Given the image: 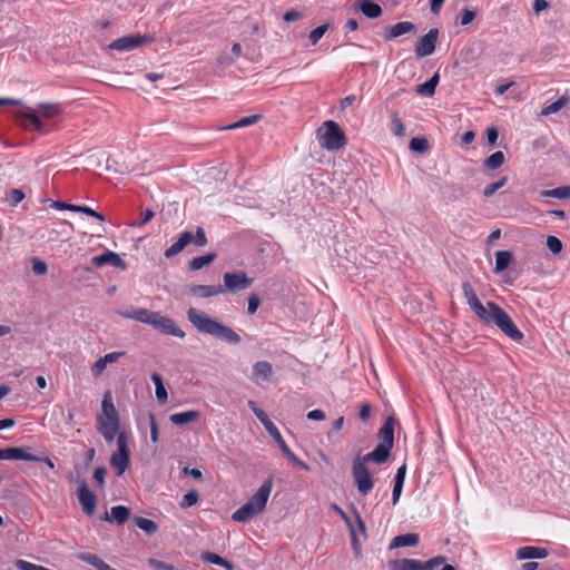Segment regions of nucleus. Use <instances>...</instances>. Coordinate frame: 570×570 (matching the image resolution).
<instances>
[{
    "instance_id": "obj_1",
    "label": "nucleus",
    "mask_w": 570,
    "mask_h": 570,
    "mask_svg": "<svg viewBox=\"0 0 570 570\" xmlns=\"http://www.w3.org/2000/svg\"><path fill=\"white\" fill-rule=\"evenodd\" d=\"M462 291L468 305L485 326H497L514 342L523 340V333L502 307L494 302L482 304L472 285L468 282L463 283Z\"/></svg>"
},
{
    "instance_id": "obj_2",
    "label": "nucleus",
    "mask_w": 570,
    "mask_h": 570,
    "mask_svg": "<svg viewBox=\"0 0 570 570\" xmlns=\"http://www.w3.org/2000/svg\"><path fill=\"white\" fill-rule=\"evenodd\" d=\"M187 318L191 325L202 334L214 336L225 343L237 345L242 342L240 336L229 326L210 317L205 312L190 307L187 311Z\"/></svg>"
},
{
    "instance_id": "obj_3",
    "label": "nucleus",
    "mask_w": 570,
    "mask_h": 570,
    "mask_svg": "<svg viewBox=\"0 0 570 570\" xmlns=\"http://www.w3.org/2000/svg\"><path fill=\"white\" fill-rule=\"evenodd\" d=\"M118 314L124 318L134 320L150 325L155 330L166 335H171L179 338H184L186 335L185 332L181 328H179L171 318L163 316L158 312H153L147 308L138 307L121 311L118 312Z\"/></svg>"
},
{
    "instance_id": "obj_4",
    "label": "nucleus",
    "mask_w": 570,
    "mask_h": 570,
    "mask_svg": "<svg viewBox=\"0 0 570 570\" xmlns=\"http://www.w3.org/2000/svg\"><path fill=\"white\" fill-rule=\"evenodd\" d=\"M98 431L107 443L114 442L118 438L120 429V420L118 412L114 405L111 393L107 391L101 402V413L97 417Z\"/></svg>"
},
{
    "instance_id": "obj_5",
    "label": "nucleus",
    "mask_w": 570,
    "mask_h": 570,
    "mask_svg": "<svg viewBox=\"0 0 570 570\" xmlns=\"http://www.w3.org/2000/svg\"><path fill=\"white\" fill-rule=\"evenodd\" d=\"M272 489L273 480L267 479L258 488L256 493L232 514V520L235 522H246L261 514L266 508Z\"/></svg>"
},
{
    "instance_id": "obj_6",
    "label": "nucleus",
    "mask_w": 570,
    "mask_h": 570,
    "mask_svg": "<svg viewBox=\"0 0 570 570\" xmlns=\"http://www.w3.org/2000/svg\"><path fill=\"white\" fill-rule=\"evenodd\" d=\"M248 406L255 414V416L259 420V422L264 425L266 431L269 433V435L276 441L279 449L284 453V455L287 456L288 460H291L294 464L299 466L304 471H308L309 466L304 461L299 460L287 446L286 442L284 441L283 436L281 435L276 425L269 420L268 415L259 407L256 406V403L254 401H248Z\"/></svg>"
},
{
    "instance_id": "obj_7",
    "label": "nucleus",
    "mask_w": 570,
    "mask_h": 570,
    "mask_svg": "<svg viewBox=\"0 0 570 570\" xmlns=\"http://www.w3.org/2000/svg\"><path fill=\"white\" fill-rule=\"evenodd\" d=\"M318 142L322 148L335 151L345 147L347 140L341 127L333 120H327L317 130Z\"/></svg>"
},
{
    "instance_id": "obj_8",
    "label": "nucleus",
    "mask_w": 570,
    "mask_h": 570,
    "mask_svg": "<svg viewBox=\"0 0 570 570\" xmlns=\"http://www.w3.org/2000/svg\"><path fill=\"white\" fill-rule=\"evenodd\" d=\"M445 557L436 556L428 561L416 559H396L390 560L387 566L391 570H434L436 567L445 562Z\"/></svg>"
},
{
    "instance_id": "obj_9",
    "label": "nucleus",
    "mask_w": 570,
    "mask_h": 570,
    "mask_svg": "<svg viewBox=\"0 0 570 570\" xmlns=\"http://www.w3.org/2000/svg\"><path fill=\"white\" fill-rule=\"evenodd\" d=\"M117 451L110 458V464L116 470L117 475H122L130 463V451L128 449V439L126 433L118 434Z\"/></svg>"
},
{
    "instance_id": "obj_10",
    "label": "nucleus",
    "mask_w": 570,
    "mask_h": 570,
    "mask_svg": "<svg viewBox=\"0 0 570 570\" xmlns=\"http://www.w3.org/2000/svg\"><path fill=\"white\" fill-rule=\"evenodd\" d=\"M365 463L366 462L361 460V456H357L352 464V474L355 485L357 491L363 495L370 493L374 485V480L371 476V473Z\"/></svg>"
},
{
    "instance_id": "obj_11",
    "label": "nucleus",
    "mask_w": 570,
    "mask_h": 570,
    "mask_svg": "<svg viewBox=\"0 0 570 570\" xmlns=\"http://www.w3.org/2000/svg\"><path fill=\"white\" fill-rule=\"evenodd\" d=\"M151 41L153 37L147 35H128L114 40L108 48L116 51H130Z\"/></svg>"
},
{
    "instance_id": "obj_12",
    "label": "nucleus",
    "mask_w": 570,
    "mask_h": 570,
    "mask_svg": "<svg viewBox=\"0 0 570 570\" xmlns=\"http://www.w3.org/2000/svg\"><path fill=\"white\" fill-rule=\"evenodd\" d=\"M223 278L224 289L232 293L244 291L253 284V279L248 278L244 272L225 273Z\"/></svg>"
},
{
    "instance_id": "obj_13",
    "label": "nucleus",
    "mask_w": 570,
    "mask_h": 570,
    "mask_svg": "<svg viewBox=\"0 0 570 570\" xmlns=\"http://www.w3.org/2000/svg\"><path fill=\"white\" fill-rule=\"evenodd\" d=\"M438 37L439 30L435 28L431 29L428 33L421 37L415 45V56L417 58L431 56L435 50Z\"/></svg>"
},
{
    "instance_id": "obj_14",
    "label": "nucleus",
    "mask_w": 570,
    "mask_h": 570,
    "mask_svg": "<svg viewBox=\"0 0 570 570\" xmlns=\"http://www.w3.org/2000/svg\"><path fill=\"white\" fill-rule=\"evenodd\" d=\"M78 500L86 514L92 515L96 511L97 498L95 493L88 488L85 481L78 488Z\"/></svg>"
},
{
    "instance_id": "obj_15",
    "label": "nucleus",
    "mask_w": 570,
    "mask_h": 570,
    "mask_svg": "<svg viewBox=\"0 0 570 570\" xmlns=\"http://www.w3.org/2000/svg\"><path fill=\"white\" fill-rule=\"evenodd\" d=\"M92 264L96 267H102L105 265L115 266L121 271H126L128 264L115 252L107 250L106 253L92 257Z\"/></svg>"
},
{
    "instance_id": "obj_16",
    "label": "nucleus",
    "mask_w": 570,
    "mask_h": 570,
    "mask_svg": "<svg viewBox=\"0 0 570 570\" xmlns=\"http://www.w3.org/2000/svg\"><path fill=\"white\" fill-rule=\"evenodd\" d=\"M392 448L393 445H387L380 442L372 452L361 456V460L364 462H375L379 464L384 463L387 461Z\"/></svg>"
},
{
    "instance_id": "obj_17",
    "label": "nucleus",
    "mask_w": 570,
    "mask_h": 570,
    "mask_svg": "<svg viewBox=\"0 0 570 570\" xmlns=\"http://www.w3.org/2000/svg\"><path fill=\"white\" fill-rule=\"evenodd\" d=\"M548 554L549 552L546 548L524 546L517 550L515 558L518 560L544 559L546 557H548Z\"/></svg>"
},
{
    "instance_id": "obj_18",
    "label": "nucleus",
    "mask_w": 570,
    "mask_h": 570,
    "mask_svg": "<svg viewBox=\"0 0 570 570\" xmlns=\"http://www.w3.org/2000/svg\"><path fill=\"white\" fill-rule=\"evenodd\" d=\"M225 289L220 285H191L189 294L200 298H208L224 293Z\"/></svg>"
},
{
    "instance_id": "obj_19",
    "label": "nucleus",
    "mask_w": 570,
    "mask_h": 570,
    "mask_svg": "<svg viewBox=\"0 0 570 570\" xmlns=\"http://www.w3.org/2000/svg\"><path fill=\"white\" fill-rule=\"evenodd\" d=\"M415 30V24L410 21L397 22L393 26L386 27L384 32L385 40L395 39L402 35L412 32Z\"/></svg>"
},
{
    "instance_id": "obj_20",
    "label": "nucleus",
    "mask_w": 570,
    "mask_h": 570,
    "mask_svg": "<svg viewBox=\"0 0 570 570\" xmlns=\"http://www.w3.org/2000/svg\"><path fill=\"white\" fill-rule=\"evenodd\" d=\"M194 234L191 232H184L180 234L179 238L165 250V257L171 258L179 254L187 245L193 243Z\"/></svg>"
},
{
    "instance_id": "obj_21",
    "label": "nucleus",
    "mask_w": 570,
    "mask_h": 570,
    "mask_svg": "<svg viewBox=\"0 0 570 570\" xmlns=\"http://www.w3.org/2000/svg\"><path fill=\"white\" fill-rule=\"evenodd\" d=\"M194 234L191 232H184L180 234L179 238L165 250V257L171 258L179 254L187 245L193 243Z\"/></svg>"
},
{
    "instance_id": "obj_22",
    "label": "nucleus",
    "mask_w": 570,
    "mask_h": 570,
    "mask_svg": "<svg viewBox=\"0 0 570 570\" xmlns=\"http://www.w3.org/2000/svg\"><path fill=\"white\" fill-rule=\"evenodd\" d=\"M355 8L368 19L379 18L383 12L381 6L372 0H357L355 2Z\"/></svg>"
},
{
    "instance_id": "obj_23",
    "label": "nucleus",
    "mask_w": 570,
    "mask_h": 570,
    "mask_svg": "<svg viewBox=\"0 0 570 570\" xmlns=\"http://www.w3.org/2000/svg\"><path fill=\"white\" fill-rule=\"evenodd\" d=\"M4 460H23V461H40V456L31 454L26 448H8L6 449Z\"/></svg>"
},
{
    "instance_id": "obj_24",
    "label": "nucleus",
    "mask_w": 570,
    "mask_h": 570,
    "mask_svg": "<svg viewBox=\"0 0 570 570\" xmlns=\"http://www.w3.org/2000/svg\"><path fill=\"white\" fill-rule=\"evenodd\" d=\"M273 375V366L267 361H259L253 365L252 379L254 381L268 380Z\"/></svg>"
},
{
    "instance_id": "obj_25",
    "label": "nucleus",
    "mask_w": 570,
    "mask_h": 570,
    "mask_svg": "<svg viewBox=\"0 0 570 570\" xmlns=\"http://www.w3.org/2000/svg\"><path fill=\"white\" fill-rule=\"evenodd\" d=\"M419 534L416 533H406L400 534L392 539L390 543V549H397L403 547H415L419 543Z\"/></svg>"
},
{
    "instance_id": "obj_26",
    "label": "nucleus",
    "mask_w": 570,
    "mask_h": 570,
    "mask_svg": "<svg viewBox=\"0 0 570 570\" xmlns=\"http://www.w3.org/2000/svg\"><path fill=\"white\" fill-rule=\"evenodd\" d=\"M130 517V509L125 505H115L110 509V515L106 513L107 521H115L117 524H124Z\"/></svg>"
},
{
    "instance_id": "obj_27",
    "label": "nucleus",
    "mask_w": 570,
    "mask_h": 570,
    "mask_svg": "<svg viewBox=\"0 0 570 570\" xmlns=\"http://www.w3.org/2000/svg\"><path fill=\"white\" fill-rule=\"evenodd\" d=\"M379 438L381 439V443H385L387 445L394 444V419L389 416L382 428L379 431Z\"/></svg>"
},
{
    "instance_id": "obj_28",
    "label": "nucleus",
    "mask_w": 570,
    "mask_h": 570,
    "mask_svg": "<svg viewBox=\"0 0 570 570\" xmlns=\"http://www.w3.org/2000/svg\"><path fill=\"white\" fill-rule=\"evenodd\" d=\"M405 475H406V465L403 464L397 469L395 478H394V487H393V493H392L393 504H396L401 497Z\"/></svg>"
},
{
    "instance_id": "obj_29",
    "label": "nucleus",
    "mask_w": 570,
    "mask_h": 570,
    "mask_svg": "<svg viewBox=\"0 0 570 570\" xmlns=\"http://www.w3.org/2000/svg\"><path fill=\"white\" fill-rule=\"evenodd\" d=\"M199 416V411L190 410L186 412L174 413L170 415L169 420L171 423L176 425H185L196 421Z\"/></svg>"
},
{
    "instance_id": "obj_30",
    "label": "nucleus",
    "mask_w": 570,
    "mask_h": 570,
    "mask_svg": "<svg viewBox=\"0 0 570 570\" xmlns=\"http://www.w3.org/2000/svg\"><path fill=\"white\" fill-rule=\"evenodd\" d=\"M440 81L439 72H435L428 81L416 87V94L424 97H432L435 94V88Z\"/></svg>"
},
{
    "instance_id": "obj_31",
    "label": "nucleus",
    "mask_w": 570,
    "mask_h": 570,
    "mask_svg": "<svg viewBox=\"0 0 570 570\" xmlns=\"http://www.w3.org/2000/svg\"><path fill=\"white\" fill-rule=\"evenodd\" d=\"M79 559L92 567L97 570H116L111 568L108 563H106L102 559H100L97 554L94 553H81Z\"/></svg>"
},
{
    "instance_id": "obj_32",
    "label": "nucleus",
    "mask_w": 570,
    "mask_h": 570,
    "mask_svg": "<svg viewBox=\"0 0 570 570\" xmlns=\"http://www.w3.org/2000/svg\"><path fill=\"white\" fill-rule=\"evenodd\" d=\"M200 558L204 562L220 566L227 570H234V564L232 562H229L228 560L224 559L223 557H220L216 553L205 552L200 556Z\"/></svg>"
},
{
    "instance_id": "obj_33",
    "label": "nucleus",
    "mask_w": 570,
    "mask_h": 570,
    "mask_svg": "<svg viewBox=\"0 0 570 570\" xmlns=\"http://www.w3.org/2000/svg\"><path fill=\"white\" fill-rule=\"evenodd\" d=\"M512 254L509 250H498L495 253V273H501L508 268L511 263Z\"/></svg>"
},
{
    "instance_id": "obj_34",
    "label": "nucleus",
    "mask_w": 570,
    "mask_h": 570,
    "mask_svg": "<svg viewBox=\"0 0 570 570\" xmlns=\"http://www.w3.org/2000/svg\"><path fill=\"white\" fill-rule=\"evenodd\" d=\"M23 120L22 126L32 130H41L42 122L39 119V116L35 111H27L22 114Z\"/></svg>"
},
{
    "instance_id": "obj_35",
    "label": "nucleus",
    "mask_w": 570,
    "mask_h": 570,
    "mask_svg": "<svg viewBox=\"0 0 570 570\" xmlns=\"http://www.w3.org/2000/svg\"><path fill=\"white\" fill-rule=\"evenodd\" d=\"M134 522L136 527L149 535L155 534L158 531V524L150 519L144 517H135Z\"/></svg>"
},
{
    "instance_id": "obj_36",
    "label": "nucleus",
    "mask_w": 570,
    "mask_h": 570,
    "mask_svg": "<svg viewBox=\"0 0 570 570\" xmlns=\"http://www.w3.org/2000/svg\"><path fill=\"white\" fill-rule=\"evenodd\" d=\"M215 258H216V254L215 253H209V254H206V255H203V256L194 257L189 262V268L191 271L202 269L203 267L210 265L215 261Z\"/></svg>"
},
{
    "instance_id": "obj_37",
    "label": "nucleus",
    "mask_w": 570,
    "mask_h": 570,
    "mask_svg": "<svg viewBox=\"0 0 570 570\" xmlns=\"http://www.w3.org/2000/svg\"><path fill=\"white\" fill-rule=\"evenodd\" d=\"M153 383L155 384L156 397L160 403H165L167 401V391L164 385L163 377L158 373H153L150 376Z\"/></svg>"
},
{
    "instance_id": "obj_38",
    "label": "nucleus",
    "mask_w": 570,
    "mask_h": 570,
    "mask_svg": "<svg viewBox=\"0 0 570 570\" xmlns=\"http://www.w3.org/2000/svg\"><path fill=\"white\" fill-rule=\"evenodd\" d=\"M541 196L553 197L558 199H568L570 198V186H562L550 190H542Z\"/></svg>"
},
{
    "instance_id": "obj_39",
    "label": "nucleus",
    "mask_w": 570,
    "mask_h": 570,
    "mask_svg": "<svg viewBox=\"0 0 570 570\" xmlns=\"http://www.w3.org/2000/svg\"><path fill=\"white\" fill-rule=\"evenodd\" d=\"M261 118H262L261 115H253V116L243 117L238 121L233 122V124L224 127L223 129L232 130V129H237V128H243V127L252 126V125L256 124Z\"/></svg>"
},
{
    "instance_id": "obj_40",
    "label": "nucleus",
    "mask_w": 570,
    "mask_h": 570,
    "mask_svg": "<svg viewBox=\"0 0 570 570\" xmlns=\"http://www.w3.org/2000/svg\"><path fill=\"white\" fill-rule=\"evenodd\" d=\"M504 159H505L504 154L502 151L498 150L484 160V166L488 169H498L503 165Z\"/></svg>"
},
{
    "instance_id": "obj_41",
    "label": "nucleus",
    "mask_w": 570,
    "mask_h": 570,
    "mask_svg": "<svg viewBox=\"0 0 570 570\" xmlns=\"http://www.w3.org/2000/svg\"><path fill=\"white\" fill-rule=\"evenodd\" d=\"M429 147H430L429 141L424 137H414L410 140L409 148L412 151L423 154L429 150Z\"/></svg>"
},
{
    "instance_id": "obj_42",
    "label": "nucleus",
    "mask_w": 570,
    "mask_h": 570,
    "mask_svg": "<svg viewBox=\"0 0 570 570\" xmlns=\"http://www.w3.org/2000/svg\"><path fill=\"white\" fill-rule=\"evenodd\" d=\"M569 99L564 96L560 97L557 101L548 105L541 110V115L548 116L554 112H558L561 108H563L568 104Z\"/></svg>"
},
{
    "instance_id": "obj_43",
    "label": "nucleus",
    "mask_w": 570,
    "mask_h": 570,
    "mask_svg": "<svg viewBox=\"0 0 570 570\" xmlns=\"http://www.w3.org/2000/svg\"><path fill=\"white\" fill-rule=\"evenodd\" d=\"M391 130L397 137H403L405 135V126L396 112H394L392 117Z\"/></svg>"
},
{
    "instance_id": "obj_44",
    "label": "nucleus",
    "mask_w": 570,
    "mask_h": 570,
    "mask_svg": "<svg viewBox=\"0 0 570 570\" xmlns=\"http://www.w3.org/2000/svg\"><path fill=\"white\" fill-rule=\"evenodd\" d=\"M72 212H77V213H82V214H86L90 217H94L100 222H104L105 220V216L98 212H96L95 209L88 207V206H85V205H76L75 208H72Z\"/></svg>"
},
{
    "instance_id": "obj_45",
    "label": "nucleus",
    "mask_w": 570,
    "mask_h": 570,
    "mask_svg": "<svg viewBox=\"0 0 570 570\" xmlns=\"http://www.w3.org/2000/svg\"><path fill=\"white\" fill-rule=\"evenodd\" d=\"M39 109L46 118L55 117L60 112L59 105L57 104H40Z\"/></svg>"
},
{
    "instance_id": "obj_46",
    "label": "nucleus",
    "mask_w": 570,
    "mask_h": 570,
    "mask_svg": "<svg viewBox=\"0 0 570 570\" xmlns=\"http://www.w3.org/2000/svg\"><path fill=\"white\" fill-rule=\"evenodd\" d=\"M508 181V177H503L499 181L489 184L484 190L483 196L484 197H491L497 190H499L501 187H503Z\"/></svg>"
},
{
    "instance_id": "obj_47",
    "label": "nucleus",
    "mask_w": 570,
    "mask_h": 570,
    "mask_svg": "<svg viewBox=\"0 0 570 570\" xmlns=\"http://www.w3.org/2000/svg\"><path fill=\"white\" fill-rule=\"evenodd\" d=\"M327 30H328L327 23H324V24L315 28L314 30H312L309 33V40H311L312 45H316Z\"/></svg>"
},
{
    "instance_id": "obj_48",
    "label": "nucleus",
    "mask_w": 570,
    "mask_h": 570,
    "mask_svg": "<svg viewBox=\"0 0 570 570\" xmlns=\"http://www.w3.org/2000/svg\"><path fill=\"white\" fill-rule=\"evenodd\" d=\"M24 198V194L21 189H11L8 193V202L11 206L16 207L19 203H21Z\"/></svg>"
},
{
    "instance_id": "obj_49",
    "label": "nucleus",
    "mask_w": 570,
    "mask_h": 570,
    "mask_svg": "<svg viewBox=\"0 0 570 570\" xmlns=\"http://www.w3.org/2000/svg\"><path fill=\"white\" fill-rule=\"evenodd\" d=\"M547 246L553 254H559L562 250V242L556 236L547 237Z\"/></svg>"
},
{
    "instance_id": "obj_50",
    "label": "nucleus",
    "mask_w": 570,
    "mask_h": 570,
    "mask_svg": "<svg viewBox=\"0 0 570 570\" xmlns=\"http://www.w3.org/2000/svg\"><path fill=\"white\" fill-rule=\"evenodd\" d=\"M32 271L36 275H45L48 271L46 262L40 258L33 257L31 261Z\"/></svg>"
},
{
    "instance_id": "obj_51",
    "label": "nucleus",
    "mask_w": 570,
    "mask_h": 570,
    "mask_svg": "<svg viewBox=\"0 0 570 570\" xmlns=\"http://www.w3.org/2000/svg\"><path fill=\"white\" fill-rule=\"evenodd\" d=\"M476 17V11L470 9H463L460 12V24L468 26L471 23Z\"/></svg>"
},
{
    "instance_id": "obj_52",
    "label": "nucleus",
    "mask_w": 570,
    "mask_h": 570,
    "mask_svg": "<svg viewBox=\"0 0 570 570\" xmlns=\"http://www.w3.org/2000/svg\"><path fill=\"white\" fill-rule=\"evenodd\" d=\"M14 564L19 570H42L43 567L21 559L16 560Z\"/></svg>"
},
{
    "instance_id": "obj_53",
    "label": "nucleus",
    "mask_w": 570,
    "mask_h": 570,
    "mask_svg": "<svg viewBox=\"0 0 570 570\" xmlns=\"http://www.w3.org/2000/svg\"><path fill=\"white\" fill-rule=\"evenodd\" d=\"M548 146H549V139L547 136L538 137L537 139H534L532 141V149L534 151H542V150L547 149Z\"/></svg>"
},
{
    "instance_id": "obj_54",
    "label": "nucleus",
    "mask_w": 570,
    "mask_h": 570,
    "mask_svg": "<svg viewBox=\"0 0 570 570\" xmlns=\"http://www.w3.org/2000/svg\"><path fill=\"white\" fill-rule=\"evenodd\" d=\"M261 305V298L256 294H250L248 297V307L247 312L248 314H255Z\"/></svg>"
},
{
    "instance_id": "obj_55",
    "label": "nucleus",
    "mask_w": 570,
    "mask_h": 570,
    "mask_svg": "<svg viewBox=\"0 0 570 570\" xmlns=\"http://www.w3.org/2000/svg\"><path fill=\"white\" fill-rule=\"evenodd\" d=\"M198 499L199 498H198L197 492L190 491V492H188V493H186L184 495V499H183V502H181V507L189 508V507L196 504Z\"/></svg>"
},
{
    "instance_id": "obj_56",
    "label": "nucleus",
    "mask_w": 570,
    "mask_h": 570,
    "mask_svg": "<svg viewBox=\"0 0 570 570\" xmlns=\"http://www.w3.org/2000/svg\"><path fill=\"white\" fill-rule=\"evenodd\" d=\"M197 246L203 247L207 245V237L205 235V232L202 227H197L196 234L194 235V240Z\"/></svg>"
},
{
    "instance_id": "obj_57",
    "label": "nucleus",
    "mask_w": 570,
    "mask_h": 570,
    "mask_svg": "<svg viewBox=\"0 0 570 570\" xmlns=\"http://www.w3.org/2000/svg\"><path fill=\"white\" fill-rule=\"evenodd\" d=\"M149 420H150V439L154 443H156V442H158V435H159L158 424L156 422L154 414H149Z\"/></svg>"
},
{
    "instance_id": "obj_58",
    "label": "nucleus",
    "mask_w": 570,
    "mask_h": 570,
    "mask_svg": "<svg viewBox=\"0 0 570 570\" xmlns=\"http://www.w3.org/2000/svg\"><path fill=\"white\" fill-rule=\"evenodd\" d=\"M106 473V469L102 466L97 468L94 472V479L100 488L105 485Z\"/></svg>"
},
{
    "instance_id": "obj_59",
    "label": "nucleus",
    "mask_w": 570,
    "mask_h": 570,
    "mask_svg": "<svg viewBox=\"0 0 570 570\" xmlns=\"http://www.w3.org/2000/svg\"><path fill=\"white\" fill-rule=\"evenodd\" d=\"M106 367H107V364L102 361V357H100L99 360H97L94 363V365L91 367L92 374L95 376H100L104 373V371L106 370Z\"/></svg>"
},
{
    "instance_id": "obj_60",
    "label": "nucleus",
    "mask_w": 570,
    "mask_h": 570,
    "mask_svg": "<svg viewBox=\"0 0 570 570\" xmlns=\"http://www.w3.org/2000/svg\"><path fill=\"white\" fill-rule=\"evenodd\" d=\"M126 353L125 352H111V353H108L106 354L104 357H102V361L108 365V364H112V363H116L120 357H122Z\"/></svg>"
},
{
    "instance_id": "obj_61",
    "label": "nucleus",
    "mask_w": 570,
    "mask_h": 570,
    "mask_svg": "<svg viewBox=\"0 0 570 570\" xmlns=\"http://www.w3.org/2000/svg\"><path fill=\"white\" fill-rule=\"evenodd\" d=\"M155 216V213L153 209H146L144 213H142V217L139 222L137 223H134L132 225L134 226H144L146 225L147 223H149Z\"/></svg>"
},
{
    "instance_id": "obj_62",
    "label": "nucleus",
    "mask_w": 570,
    "mask_h": 570,
    "mask_svg": "<svg viewBox=\"0 0 570 570\" xmlns=\"http://www.w3.org/2000/svg\"><path fill=\"white\" fill-rule=\"evenodd\" d=\"M550 3L547 0H534L532 4L533 11L539 14L541 11L548 9Z\"/></svg>"
},
{
    "instance_id": "obj_63",
    "label": "nucleus",
    "mask_w": 570,
    "mask_h": 570,
    "mask_svg": "<svg viewBox=\"0 0 570 570\" xmlns=\"http://www.w3.org/2000/svg\"><path fill=\"white\" fill-rule=\"evenodd\" d=\"M326 415L324 411L322 410H313L307 413V419L313 421H323L325 420Z\"/></svg>"
},
{
    "instance_id": "obj_64",
    "label": "nucleus",
    "mask_w": 570,
    "mask_h": 570,
    "mask_svg": "<svg viewBox=\"0 0 570 570\" xmlns=\"http://www.w3.org/2000/svg\"><path fill=\"white\" fill-rule=\"evenodd\" d=\"M358 415L362 421H366L371 416V406L368 403L362 404Z\"/></svg>"
}]
</instances>
